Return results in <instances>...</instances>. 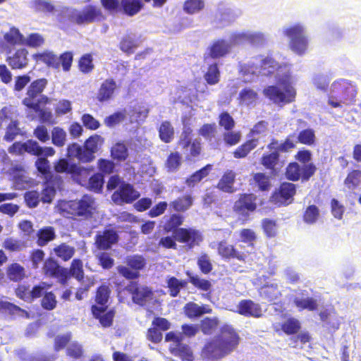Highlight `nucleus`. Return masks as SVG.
Segmentation results:
<instances>
[{"instance_id":"1","label":"nucleus","mask_w":361,"mask_h":361,"mask_svg":"<svg viewBox=\"0 0 361 361\" xmlns=\"http://www.w3.org/2000/svg\"><path fill=\"white\" fill-rule=\"evenodd\" d=\"M240 338L235 329L225 324L219 334L204 343L200 356L204 361H219L233 353L238 346Z\"/></svg>"},{"instance_id":"2","label":"nucleus","mask_w":361,"mask_h":361,"mask_svg":"<svg viewBox=\"0 0 361 361\" xmlns=\"http://www.w3.org/2000/svg\"><path fill=\"white\" fill-rule=\"evenodd\" d=\"M61 212L68 218L79 221H91L97 213L95 199L87 194L80 199L63 201L60 204Z\"/></svg>"},{"instance_id":"3","label":"nucleus","mask_w":361,"mask_h":361,"mask_svg":"<svg viewBox=\"0 0 361 361\" xmlns=\"http://www.w3.org/2000/svg\"><path fill=\"white\" fill-rule=\"evenodd\" d=\"M298 161L290 162L285 170V177L287 180L296 182L308 181L317 171V167L310 162L312 159V153L308 149H300L294 156Z\"/></svg>"},{"instance_id":"4","label":"nucleus","mask_w":361,"mask_h":361,"mask_svg":"<svg viewBox=\"0 0 361 361\" xmlns=\"http://www.w3.org/2000/svg\"><path fill=\"white\" fill-rule=\"evenodd\" d=\"M111 293V290L108 285H100L95 291V303L90 307L92 317L98 320L100 325L104 328H108L113 325L116 315L114 308L108 309V302Z\"/></svg>"},{"instance_id":"5","label":"nucleus","mask_w":361,"mask_h":361,"mask_svg":"<svg viewBox=\"0 0 361 361\" xmlns=\"http://www.w3.org/2000/svg\"><path fill=\"white\" fill-rule=\"evenodd\" d=\"M357 87L355 83L346 79L333 82L328 95V104L333 108L348 105L355 100Z\"/></svg>"},{"instance_id":"6","label":"nucleus","mask_w":361,"mask_h":361,"mask_svg":"<svg viewBox=\"0 0 361 361\" xmlns=\"http://www.w3.org/2000/svg\"><path fill=\"white\" fill-rule=\"evenodd\" d=\"M104 143V138L98 134L90 135L84 142L83 147L76 142L71 143L67 147V157L76 158L82 163H90Z\"/></svg>"},{"instance_id":"7","label":"nucleus","mask_w":361,"mask_h":361,"mask_svg":"<svg viewBox=\"0 0 361 361\" xmlns=\"http://www.w3.org/2000/svg\"><path fill=\"white\" fill-rule=\"evenodd\" d=\"M277 81L283 89L277 85H269L263 90L264 95L274 104L279 106L295 102L296 90L290 82L288 76Z\"/></svg>"},{"instance_id":"8","label":"nucleus","mask_w":361,"mask_h":361,"mask_svg":"<svg viewBox=\"0 0 361 361\" xmlns=\"http://www.w3.org/2000/svg\"><path fill=\"white\" fill-rule=\"evenodd\" d=\"M192 129L190 126H185L177 142L185 152V160L188 162L199 160L202 154L201 142L197 139L192 140Z\"/></svg>"},{"instance_id":"9","label":"nucleus","mask_w":361,"mask_h":361,"mask_svg":"<svg viewBox=\"0 0 361 361\" xmlns=\"http://www.w3.org/2000/svg\"><path fill=\"white\" fill-rule=\"evenodd\" d=\"M147 264L145 258L141 255H131L126 257L124 264L118 265L116 268L118 274L126 280L137 279L140 276V271Z\"/></svg>"},{"instance_id":"10","label":"nucleus","mask_w":361,"mask_h":361,"mask_svg":"<svg viewBox=\"0 0 361 361\" xmlns=\"http://www.w3.org/2000/svg\"><path fill=\"white\" fill-rule=\"evenodd\" d=\"M165 341L171 342L169 347L170 353L178 357L181 361H194L193 350L188 344L183 342V337L174 331H169L165 335Z\"/></svg>"},{"instance_id":"11","label":"nucleus","mask_w":361,"mask_h":361,"mask_svg":"<svg viewBox=\"0 0 361 361\" xmlns=\"http://www.w3.org/2000/svg\"><path fill=\"white\" fill-rule=\"evenodd\" d=\"M283 34L290 39L289 46L292 51L299 55L305 54L308 41L301 25L295 24L285 28Z\"/></svg>"},{"instance_id":"12","label":"nucleus","mask_w":361,"mask_h":361,"mask_svg":"<svg viewBox=\"0 0 361 361\" xmlns=\"http://www.w3.org/2000/svg\"><path fill=\"white\" fill-rule=\"evenodd\" d=\"M69 19L73 23L81 25L102 21L106 17L100 8L94 5H87L80 11L74 10Z\"/></svg>"},{"instance_id":"13","label":"nucleus","mask_w":361,"mask_h":361,"mask_svg":"<svg viewBox=\"0 0 361 361\" xmlns=\"http://www.w3.org/2000/svg\"><path fill=\"white\" fill-rule=\"evenodd\" d=\"M295 194L296 186L294 183L283 182L271 194V201L279 206H287L293 202Z\"/></svg>"},{"instance_id":"14","label":"nucleus","mask_w":361,"mask_h":361,"mask_svg":"<svg viewBox=\"0 0 361 361\" xmlns=\"http://www.w3.org/2000/svg\"><path fill=\"white\" fill-rule=\"evenodd\" d=\"M140 196L133 185L122 182L118 189L111 195V200L118 205L131 204Z\"/></svg>"},{"instance_id":"15","label":"nucleus","mask_w":361,"mask_h":361,"mask_svg":"<svg viewBox=\"0 0 361 361\" xmlns=\"http://www.w3.org/2000/svg\"><path fill=\"white\" fill-rule=\"evenodd\" d=\"M47 85V80L45 78L32 81L27 87V97L23 100V104L34 111H38L41 101L35 102V99L43 92Z\"/></svg>"},{"instance_id":"16","label":"nucleus","mask_w":361,"mask_h":361,"mask_svg":"<svg viewBox=\"0 0 361 361\" xmlns=\"http://www.w3.org/2000/svg\"><path fill=\"white\" fill-rule=\"evenodd\" d=\"M42 271L46 276L57 279L62 286L67 285V269L61 267L54 258L48 257L44 260Z\"/></svg>"},{"instance_id":"17","label":"nucleus","mask_w":361,"mask_h":361,"mask_svg":"<svg viewBox=\"0 0 361 361\" xmlns=\"http://www.w3.org/2000/svg\"><path fill=\"white\" fill-rule=\"evenodd\" d=\"M127 290L132 296L135 304L145 306L154 295L152 289L147 286H142L137 281H130L126 287Z\"/></svg>"},{"instance_id":"18","label":"nucleus","mask_w":361,"mask_h":361,"mask_svg":"<svg viewBox=\"0 0 361 361\" xmlns=\"http://www.w3.org/2000/svg\"><path fill=\"white\" fill-rule=\"evenodd\" d=\"M175 238L179 243L185 244L190 249L199 246L204 240L201 231L192 227L178 229Z\"/></svg>"},{"instance_id":"19","label":"nucleus","mask_w":361,"mask_h":361,"mask_svg":"<svg viewBox=\"0 0 361 361\" xmlns=\"http://www.w3.org/2000/svg\"><path fill=\"white\" fill-rule=\"evenodd\" d=\"M257 196L253 193H242L234 202L233 211L242 216L247 217L257 208Z\"/></svg>"},{"instance_id":"20","label":"nucleus","mask_w":361,"mask_h":361,"mask_svg":"<svg viewBox=\"0 0 361 361\" xmlns=\"http://www.w3.org/2000/svg\"><path fill=\"white\" fill-rule=\"evenodd\" d=\"M171 324L164 317H155L152 322L151 327L147 329L146 337L153 343H159L163 338L162 331L169 330Z\"/></svg>"},{"instance_id":"21","label":"nucleus","mask_w":361,"mask_h":361,"mask_svg":"<svg viewBox=\"0 0 361 361\" xmlns=\"http://www.w3.org/2000/svg\"><path fill=\"white\" fill-rule=\"evenodd\" d=\"M94 240V244L98 250H106L118 242L119 236L117 231L113 228L104 229L95 235Z\"/></svg>"},{"instance_id":"22","label":"nucleus","mask_w":361,"mask_h":361,"mask_svg":"<svg viewBox=\"0 0 361 361\" xmlns=\"http://www.w3.org/2000/svg\"><path fill=\"white\" fill-rule=\"evenodd\" d=\"M237 308V312L244 317L260 318L264 315L261 305L250 299L241 300Z\"/></svg>"},{"instance_id":"23","label":"nucleus","mask_w":361,"mask_h":361,"mask_svg":"<svg viewBox=\"0 0 361 361\" xmlns=\"http://www.w3.org/2000/svg\"><path fill=\"white\" fill-rule=\"evenodd\" d=\"M6 61L13 70L24 69L28 65V51L25 48H20L11 53L6 57Z\"/></svg>"},{"instance_id":"24","label":"nucleus","mask_w":361,"mask_h":361,"mask_svg":"<svg viewBox=\"0 0 361 361\" xmlns=\"http://www.w3.org/2000/svg\"><path fill=\"white\" fill-rule=\"evenodd\" d=\"M231 50V44L224 39L214 40L208 47V51L204 55V59H216L226 56Z\"/></svg>"},{"instance_id":"25","label":"nucleus","mask_w":361,"mask_h":361,"mask_svg":"<svg viewBox=\"0 0 361 361\" xmlns=\"http://www.w3.org/2000/svg\"><path fill=\"white\" fill-rule=\"evenodd\" d=\"M116 88V82L113 78L106 79L98 89L97 99L99 102H104L111 99Z\"/></svg>"},{"instance_id":"26","label":"nucleus","mask_w":361,"mask_h":361,"mask_svg":"<svg viewBox=\"0 0 361 361\" xmlns=\"http://www.w3.org/2000/svg\"><path fill=\"white\" fill-rule=\"evenodd\" d=\"M25 152L36 157H52L56 151L52 147H41L39 143L33 140L25 142Z\"/></svg>"},{"instance_id":"27","label":"nucleus","mask_w":361,"mask_h":361,"mask_svg":"<svg viewBox=\"0 0 361 361\" xmlns=\"http://www.w3.org/2000/svg\"><path fill=\"white\" fill-rule=\"evenodd\" d=\"M212 312V310L208 305H199L193 302H189L183 307V312L189 319H195Z\"/></svg>"},{"instance_id":"28","label":"nucleus","mask_w":361,"mask_h":361,"mask_svg":"<svg viewBox=\"0 0 361 361\" xmlns=\"http://www.w3.org/2000/svg\"><path fill=\"white\" fill-rule=\"evenodd\" d=\"M295 137V133L290 134L281 143H279V142L276 139H271V142L267 145V147L269 150H275L279 154L281 152H288L296 147L295 143L293 141V138Z\"/></svg>"},{"instance_id":"29","label":"nucleus","mask_w":361,"mask_h":361,"mask_svg":"<svg viewBox=\"0 0 361 361\" xmlns=\"http://www.w3.org/2000/svg\"><path fill=\"white\" fill-rule=\"evenodd\" d=\"M144 7V0H121V11L129 17L137 15Z\"/></svg>"},{"instance_id":"30","label":"nucleus","mask_w":361,"mask_h":361,"mask_svg":"<svg viewBox=\"0 0 361 361\" xmlns=\"http://www.w3.org/2000/svg\"><path fill=\"white\" fill-rule=\"evenodd\" d=\"M194 203V197L190 193H186L180 197L176 198L169 203L171 209L178 212H185Z\"/></svg>"},{"instance_id":"31","label":"nucleus","mask_w":361,"mask_h":361,"mask_svg":"<svg viewBox=\"0 0 361 361\" xmlns=\"http://www.w3.org/2000/svg\"><path fill=\"white\" fill-rule=\"evenodd\" d=\"M262 154L260 164L271 173H276L280 160V154L275 150Z\"/></svg>"},{"instance_id":"32","label":"nucleus","mask_w":361,"mask_h":361,"mask_svg":"<svg viewBox=\"0 0 361 361\" xmlns=\"http://www.w3.org/2000/svg\"><path fill=\"white\" fill-rule=\"evenodd\" d=\"M56 237L55 229L52 226H44L36 233V243L39 247H44Z\"/></svg>"},{"instance_id":"33","label":"nucleus","mask_w":361,"mask_h":361,"mask_svg":"<svg viewBox=\"0 0 361 361\" xmlns=\"http://www.w3.org/2000/svg\"><path fill=\"white\" fill-rule=\"evenodd\" d=\"M235 180V172H233L232 170H228L224 172L219 180L216 188L224 192L233 193L235 191L233 188Z\"/></svg>"},{"instance_id":"34","label":"nucleus","mask_w":361,"mask_h":361,"mask_svg":"<svg viewBox=\"0 0 361 361\" xmlns=\"http://www.w3.org/2000/svg\"><path fill=\"white\" fill-rule=\"evenodd\" d=\"M6 274L11 281L20 282L25 277V269L19 263L13 262L7 267Z\"/></svg>"},{"instance_id":"35","label":"nucleus","mask_w":361,"mask_h":361,"mask_svg":"<svg viewBox=\"0 0 361 361\" xmlns=\"http://www.w3.org/2000/svg\"><path fill=\"white\" fill-rule=\"evenodd\" d=\"M220 321L217 317H207L202 319L199 324V329L206 336L214 334L219 329Z\"/></svg>"},{"instance_id":"36","label":"nucleus","mask_w":361,"mask_h":361,"mask_svg":"<svg viewBox=\"0 0 361 361\" xmlns=\"http://www.w3.org/2000/svg\"><path fill=\"white\" fill-rule=\"evenodd\" d=\"M188 276V281L194 288L200 291L209 292L212 288V283L210 281L201 278L197 274H193L189 271L185 272Z\"/></svg>"},{"instance_id":"37","label":"nucleus","mask_w":361,"mask_h":361,"mask_svg":"<svg viewBox=\"0 0 361 361\" xmlns=\"http://www.w3.org/2000/svg\"><path fill=\"white\" fill-rule=\"evenodd\" d=\"M67 283L71 277H73L79 282H82L85 278L83 263L80 259H73L71 263L69 269H67Z\"/></svg>"},{"instance_id":"38","label":"nucleus","mask_w":361,"mask_h":361,"mask_svg":"<svg viewBox=\"0 0 361 361\" xmlns=\"http://www.w3.org/2000/svg\"><path fill=\"white\" fill-rule=\"evenodd\" d=\"M281 67L282 66L274 58L267 56L261 61L259 72L262 75L270 77Z\"/></svg>"},{"instance_id":"39","label":"nucleus","mask_w":361,"mask_h":361,"mask_svg":"<svg viewBox=\"0 0 361 361\" xmlns=\"http://www.w3.org/2000/svg\"><path fill=\"white\" fill-rule=\"evenodd\" d=\"M184 216L179 213H174L168 216L163 225V229L166 233L177 232L184 222Z\"/></svg>"},{"instance_id":"40","label":"nucleus","mask_w":361,"mask_h":361,"mask_svg":"<svg viewBox=\"0 0 361 361\" xmlns=\"http://www.w3.org/2000/svg\"><path fill=\"white\" fill-rule=\"evenodd\" d=\"M240 104L250 106L255 104L259 100L258 93L250 87L242 89L238 96Z\"/></svg>"},{"instance_id":"41","label":"nucleus","mask_w":361,"mask_h":361,"mask_svg":"<svg viewBox=\"0 0 361 361\" xmlns=\"http://www.w3.org/2000/svg\"><path fill=\"white\" fill-rule=\"evenodd\" d=\"M343 183L349 191L357 190L361 185V169L350 170Z\"/></svg>"},{"instance_id":"42","label":"nucleus","mask_w":361,"mask_h":361,"mask_svg":"<svg viewBox=\"0 0 361 361\" xmlns=\"http://www.w3.org/2000/svg\"><path fill=\"white\" fill-rule=\"evenodd\" d=\"M4 39L7 44L13 47L25 44V42L24 36L14 26L10 27L9 30L4 35Z\"/></svg>"},{"instance_id":"43","label":"nucleus","mask_w":361,"mask_h":361,"mask_svg":"<svg viewBox=\"0 0 361 361\" xmlns=\"http://www.w3.org/2000/svg\"><path fill=\"white\" fill-rule=\"evenodd\" d=\"M258 139H250L238 147L233 152V157L236 159L246 157L249 153L258 145Z\"/></svg>"},{"instance_id":"44","label":"nucleus","mask_w":361,"mask_h":361,"mask_svg":"<svg viewBox=\"0 0 361 361\" xmlns=\"http://www.w3.org/2000/svg\"><path fill=\"white\" fill-rule=\"evenodd\" d=\"M212 169L211 164H207L197 171L194 172L185 179V184L189 188H193L196 184L200 183L203 178L209 175V171Z\"/></svg>"},{"instance_id":"45","label":"nucleus","mask_w":361,"mask_h":361,"mask_svg":"<svg viewBox=\"0 0 361 361\" xmlns=\"http://www.w3.org/2000/svg\"><path fill=\"white\" fill-rule=\"evenodd\" d=\"M53 251L57 257L63 262H68L74 256L75 249L66 243H62L54 247Z\"/></svg>"},{"instance_id":"46","label":"nucleus","mask_w":361,"mask_h":361,"mask_svg":"<svg viewBox=\"0 0 361 361\" xmlns=\"http://www.w3.org/2000/svg\"><path fill=\"white\" fill-rule=\"evenodd\" d=\"M158 131L159 138L162 142L169 143L173 140L174 137V128L170 121H162Z\"/></svg>"},{"instance_id":"47","label":"nucleus","mask_w":361,"mask_h":361,"mask_svg":"<svg viewBox=\"0 0 361 361\" xmlns=\"http://www.w3.org/2000/svg\"><path fill=\"white\" fill-rule=\"evenodd\" d=\"M182 165V156L179 152H171L166 158L165 166L169 172H176Z\"/></svg>"},{"instance_id":"48","label":"nucleus","mask_w":361,"mask_h":361,"mask_svg":"<svg viewBox=\"0 0 361 361\" xmlns=\"http://www.w3.org/2000/svg\"><path fill=\"white\" fill-rule=\"evenodd\" d=\"M111 157L117 161H123L128 157V151L126 145L123 142H116L110 150Z\"/></svg>"},{"instance_id":"49","label":"nucleus","mask_w":361,"mask_h":361,"mask_svg":"<svg viewBox=\"0 0 361 361\" xmlns=\"http://www.w3.org/2000/svg\"><path fill=\"white\" fill-rule=\"evenodd\" d=\"M36 61L43 62L48 66L54 68H59V59L57 55L51 51H44L36 54L34 56Z\"/></svg>"},{"instance_id":"50","label":"nucleus","mask_w":361,"mask_h":361,"mask_svg":"<svg viewBox=\"0 0 361 361\" xmlns=\"http://www.w3.org/2000/svg\"><path fill=\"white\" fill-rule=\"evenodd\" d=\"M301 329L300 321L294 317H289L281 325V331L287 335L298 334Z\"/></svg>"},{"instance_id":"51","label":"nucleus","mask_w":361,"mask_h":361,"mask_svg":"<svg viewBox=\"0 0 361 361\" xmlns=\"http://www.w3.org/2000/svg\"><path fill=\"white\" fill-rule=\"evenodd\" d=\"M51 142L57 147H62L66 145L67 134L64 129L61 127H54L51 130Z\"/></svg>"},{"instance_id":"52","label":"nucleus","mask_w":361,"mask_h":361,"mask_svg":"<svg viewBox=\"0 0 361 361\" xmlns=\"http://www.w3.org/2000/svg\"><path fill=\"white\" fill-rule=\"evenodd\" d=\"M204 78L207 83L209 85L217 84L220 80V71L216 63L210 64L207 72L204 73Z\"/></svg>"},{"instance_id":"53","label":"nucleus","mask_w":361,"mask_h":361,"mask_svg":"<svg viewBox=\"0 0 361 361\" xmlns=\"http://www.w3.org/2000/svg\"><path fill=\"white\" fill-rule=\"evenodd\" d=\"M204 6V0H185L183 9L187 14L193 15L202 11Z\"/></svg>"},{"instance_id":"54","label":"nucleus","mask_w":361,"mask_h":361,"mask_svg":"<svg viewBox=\"0 0 361 361\" xmlns=\"http://www.w3.org/2000/svg\"><path fill=\"white\" fill-rule=\"evenodd\" d=\"M126 116H127L126 110L122 109L121 111H116L114 114L106 116L104 120V123L105 126H107L108 128H113V127L120 124L124 120H126Z\"/></svg>"},{"instance_id":"55","label":"nucleus","mask_w":361,"mask_h":361,"mask_svg":"<svg viewBox=\"0 0 361 361\" xmlns=\"http://www.w3.org/2000/svg\"><path fill=\"white\" fill-rule=\"evenodd\" d=\"M0 310L4 311L12 316L20 315V316H26L27 317L29 316L28 312L20 307L19 306L8 302V301H1L0 302Z\"/></svg>"},{"instance_id":"56","label":"nucleus","mask_w":361,"mask_h":361,"mask_svg":"<svg viewBox=\"0 0 361 361\" xmlns=\"http://www.w3.org/2000/svg\"><path fill=\"white\" fill-rule=\"evenodd\" d=\"M260 295L267 299L269 302H273L278 299L281 295V293L276 285H265L261 288Z\"/></svg>"},{"instance_id":"57","label":"nucleus","mask_w":361,"mask_h":361,"mask_svg":"<svg viewBox=\"0 0 361 361\" xmlns=\"http://www.w3.org/2000/svg\"><path fill=\"white\" fill-rule=\"evenodd\" d=\"M319 216V209L317 206L312 204L305 209L302 215V219L307 224H313L317 221Z\"/></svg>"},{"instance_id":"58","label":"nucleus","mask_w":361,"mask_h":361,"mask_svg":"<svg viewBox=\"0 0 361 361\" xmlns=\"http://www.w3.org/2000/svg\"><path fill=\"white\" fill-rule=\"evenodd\" d=\"M295 305L300 311L307 310L309 311H314L318 308V304L313 298H307L306 299H300L295 298L293 300Z\"/></svg>"},{"instance_id":"59","label":"nucleus","mask_w":361,"mask_h":361,"mask_svg":"<svg viewBox=\"0 0 361 361\" xmlns=\"http://www.w3.org/2000/svg\"><path fill=\"white\" fill-rule=\"evenodd\" d=\"M94 68L91 54H83L78 60V68L84 74L90 73Z\"/></svg>"},{"instance_id":"60","label":"nucleus","mask_w":361,"mask_h":361,"mask_svg":"<svg viewBox=\"0 0 361 361\" xmlns=\"http://www.w3.org/2000/svg\"><path fill=\"white\" fill-rule=\"evenodd\" d=\"M87 180V188L89 190L96 192H100L102 191L104 183L103 174L100 173H96L92 176H89Z\"/></svg>"},{"instance_id":"61","label":"nucleus","mask_w":361,"mask_h":361,"mask_svg":"<svg viewBox=\"0 0 361 361\" xmlns=\"http://www.w3.org/2000/svg\"><path fill=\"white\" fill-rule=\"evenodd\" d=\"M54 170L57 173H65L71 176V173H75L76 164H70L66 159H60L55 164Z\"/></svg>"},{"instance_id":"62","label":"nucleus","mask_w":361,"mask_h":361,"mask_svg":"<svg viewBox=\"0 0 361 361\" xmlns=\"http://www.w3.org/2000/svg\"><path fill=\"white\" fill-rule=\"evenodd\" d=\"M298 142L302 145H312L315 142V133L314 130L307 128L302 130L298 135Z\"/></svg>"},{"instance_id":"63","label":"nucleus","mask_w":361,"mask_h":361,"mask_svg":"<svg viewBox=\"0 0 361 361\" xmlns=\"http://www.w3.org/2000/svg\"><path fill=\"white\" fill-rule=\"evenodd\" d=\"M9 175L12 177L13 180L16 183H22L25 182V169L22 164L13 165L8 171Z\"/></svg>"},{"instance_id":"64","label":"nucleus","mask_w":361,"mask_h":361,"mask_svg":"<svg viewBox=\"0 0 361 361\" xmlns=\"http://www.w3.org/2000/svg\"><path fill=\"white\" fill-rule=\"evenodd\" d=\"M75 173H71V178L78 184L84 185L90 176L91 169L80 167L76 164Z\"/></svg>"}]
</instances>
